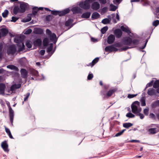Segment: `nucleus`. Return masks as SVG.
I'll return each instance as SVG.
<instances>
[{
  "label": "nucleus",
  "mask_w": 159,
  "mask_h": 159,
  "mask_svg": "<svg viewBox=\"0 0 159 159\" xmlns=\"http://www.w3.org/2000/svg\"><path fill=\"white\" fill-rule=\"evenodd\" d=\"M23 39L21 36L16 37L14 39V41L17 43V45L19 47L18 49L19 52L25 49V46L23 42Z\"/></svg>",
  "instance_id": "1"
},
{
  "label": "nucleus",
  "mask_w": 159,
  "mask_h": 159,
  "mask_svg": "<svg viewBox=\"0 0 159 159\" xmlns=\"http://www.w3.org/2000/svg\"><path fill=\"white\" fill-rule=\"evenodd\" d=\"M139 102L138 101L134 102L131 106L132 112L136 115L140 112L142 109L139 107Z\"/></svg>",
  "instance_id": "2"
},
{
  "label": "nucleus",
  "mask_w": 159,
  "mask_h": 159,
  "mask_svg": "<svg viewBox=\"0 0 159 159\" xmlns=\"http://www.w3.org/2000/svg\"><path fill=\"white\" fill-rule=\"evenodd\" d=\"M96 0H85L79 4L80 7L84 10H88L90 7V3Z\"/></svg>",
  "instance_id": "3"
},
{
  "label": "nucleus",
  "mask_w": 159,
  "mask_h": 159,
  "mask_svg": "<svg viewBox=\"0 0 159 159\" xmlns=\"http://www.w3.org/2000/svg\"><path fill=\"white\" fill-rule=\"evenodd\" d=\"M117 89L114 88L112 89H110L106 94L103 91H102L101 93L102 95L103 96V98L104 99H107L110 97L113 93L117 90Z\"/></svg>",
  "instance_id": "4"
},
{
  "label": "nucleus",
  "mask_w": 159,
  "mask_h": 159,
  "mask_svg": "<svg viewBox=\"0 0 159 159\" xmlns=\"http://www.w3.org/2000/svg\"><path fill=\"white\" fill-rule=\"evenodd\" d=\"M16 48L15 46L14 45H10L7 48V53L8 55H13L16 52Z\"/></svg>",
  "instance_id": "5"
},
{
  "label": "nucleus",
  "mask_w": 159,
  "mask_h": 159,
  "mask_svg": "<svg viewBox=\"0 0 159 159\" xmlns=\"http://www.w3.org/2000/svg\"><path fill=\"white\" fill-rule=\"evenodd\" d=\"M122 42L125 45L131 46L132 44V39L129 37H126L124 39Z\"/></svg>",
  "instance_id": "6"
},
{
  "label": "nucleus",
  "mask_w": 159,
  "mask_h": 159,
  "mask_svg": "<svg viewBox=\"0 0 159 159\" xmlns=\"http://www.w3.org/2000/svg\"><path fill=\"white\" fill-rule=\"evenodd\" d=\"M118 49L112 45L106 47L105 49V50L106 52H116L118 51Z\"/></svg>",
  "instance_id": "7"
},
{
  "label": "nucleus",
  "mask_w": 159,
  "mask_h": 159,
  "mask_svg": "<svg viewBox=\"0 0 159 159\" xmlns=\"http://www.w3.org/2000/svg\"><path fill=\"white\" fill-rule=\"evenodd\" d=\"M8 107L9 109V116L10 119V120L11 123H12L14 118V112L10 105H9L8 106Z\"/></svg>",
  "instance_id": "8"
},
{
  "label": "nucleus",
  "mask_w": 159,
  "mask_h": 159,
  "mask_svg": "<svg viewBox=\"0 0 159 159\" xmlns=\"http://www.w3.org/2000/svg\"><path fill=\"white\" fill-rule=\"evenodd\" d=\"M1 146L4 151L5 152H8L9 151L8 145L6 140H5L2 143Z\"/></svg>",
  "instance_id": "9"
},
{
  "label": "nucleus",
  "mask_w": 159,
  "mask_h": 159,
  "mask_svg": "<svg viewBox=\"0 0 159 159\" xmlns=\"http://www.w3.org/2000/svg\"><path fill=\"white\" fill-rule=\"evenodd\" d=\"M115 37L114 35L111 34L107 38V42L109 44H111L114 43L115 40Z\"/></svg>",
  "instance_id": "10"
},
{
  "label": "nucleus",
  "mask_w": 159,
  "mask_h": 159,
  "mask_svg": "<svg viewBox=\"0 0 159 159\" xmlns=\"http://www.w3.org/2000/svg\"><path fill=\"white\" fill-rule=\"evenodd\" d=\"M116 37L118 38H120L122 35V32L121 30L119 29H116L114 32Z\"/></svg>",
  "instance_id": "11"
},
{
  "label": "nucleus",
  "mask_w": 159,
  "mask_h": 159,
  "mask_svg": "<svg viewBox=\"0 0 159 159\" xmlns=\"http://www.w3.org/2000/svg\"><path fill=\"white\" fill-rule=\"evenodd\" d=\"M100 7V4L97 2H94L92 4L91 8L93 10H97Z\"/></svg>",
  "instance_id": "12"
},
{
  "label": "nucleus",
  "mask_w": 159,
  "mask_h": 159,
  "mask_svg": "<svg viewBox=\"0 0 159 159\" xmlns=\"http://www.w3.org/2000/svg\"><path fill=\"white\" fill-rule=\"evenodd\" d=\"M73 21V20L72 19H69L65 23V25L67 27L70 26V28H71L75 24V23L72 24Z\"/></svg>",
  "instance_id": "13"
},
{
  "label": "nucleus",
  "mask_w": 159,
  "mask_h": 159,
  "mask_svg": "<svg viewBox=\"0 0 159 159\" xmlns=\"http://www.w3.org/2000/svg\"><path fill=\"white\" fill-rule=\"evenodd\" d=\"M42 41L40 39H37L33 42V44L35 47H40L41 46Z\"/></svg>",
  "instance_id": "14"
},
{
  "label": "nucleus",
  "mask_w": 159,
  "mask_h": 159,
  "mask_svg": "<svg viewBox=\"0 0 159 159\" xmlns=\"http://www.w3.org/2000/svg\"><path fill=\"white\" fill-rule=\"evenodd\" d=\"M13 12L14 14L16 15L18 13H22L21 11L20 7L18 6H15L13 10Z\"/></svg>",
  "instance_id": "15"
},
{
  "label": "nucleus",
  "mask_w": 159,
  "mask_h": 159,
  "mask_svg": "<svg viewBox=\"0 0 159 159\" xmlns=\"http://www.w3.org/2000/svg\"><path fill=\"white\" fill-rule=\"evenodd\" d=\"M6 85L4 83H0V94H4L5 90L6 89Z\"/></svg>",
  "instance_id": "16"
},
{
  "label": "nucleus",
  "mask_w": 159,
  "mask_h": 159,
  "mask_svg": "<svg viewBox=\"0 0 159 159\" xmlns=\"http://www.w3.org/2000/svg\"><path fill=\"white\" fill-rule=\"evenodd\" d=\"M27 7V4L24 2H22L20 5V8L22 13L24 12L25 11Z\"/></svg>",
  "instance_id": "17"
},
{
  "label": "nucleus",
  "mask_w": 159,
  "mask_h": 159,
  "mask_svg": "<svg viewBox=\"0 0 159 159\" xmlns=\"http://www.w3.org/2000/svg\"><path fill=\"white\" fill-rule=\"evenodd\" d=\"M69 9L68 8H67L61 11H59L58 15L60 16H63L69 13Z\"/></svg>",
  "instance_id": "18"
},
{
  "label": "nucleus",
  "mask_w": 159,
  "mask_h": 159,
  "mask_svg": "<svg viewBox=\"0 0 159 159\" xmlns=\"http://www.w3.org/2000/svg\"><path fill=\"white\" fill-rule=\"evenodd\" d=\"M38 11L39 9L38 7H34L32 9V14H28V17H29V16H35Z\"/></svg>",
  "instance_id": "19"
},
{
  "label": "nucleus",
  "mask_w": 159,
  "mask_h": 159,
  "mask_svg": "<svg viewBox=\"0 0 159 159\" xmlns=\"http://www.w3.org/2000/svg\"><path fill=\"white\" fill-rule=\"evenodd\" d=\"M20 73L23 78L25 79L27 77L28 73L26 70L25 69H21L20 70Z\"/></svg>",
  "instance_id": "20"
},
{
  "label": "nucleus",
  "mask_w": 159,
  "mask_h": 159,
  "mask_svg": "<svg viewBox=\"0 0 159 159\" xmlns=\"http://www.w3.org/2000/svg\"><path fill=\"white\" fill-rule=\"evenodd\" d=\"M21 85L20 84H14L12 85L10 87V91L13 92L16 89L20 88Z\"/></svg>",
  "instance_id": "21"
},
{
  "label": "nucleus",
  "mask_w": 159,
  "mask_h": 159,
  "mask_svg": "<svg viewBox=\"0 0 159 159\" xmlns=\"http://www.w3.org/2000/svg\"><path fill=\"white\" fill-rule=\"evenodd\" d=\"M156 90L153 88L149 89L147 91L148 94L150 96H152L156 94Z\"/></svg>",
  "instance_id": "22"
},
{
  "label": "nucleus",
  "mask_w": 159,
  "mask_h": 159,
  "mask_svg": "<svg viewBox=\"0 0 159 159\" xmlns=\"http://www.w3.org/2000/svg\"><path fill=\"white\" fill-rule=\"evenodd\" d=\"M120 29L124 32L127 33L129 35L131 33V32L129 28L127 27H124V26H122L120 27Z\"/></svg>",
  "instance_id": "23"
},
{
  "label": "nucleus",
  "mask_w": 159,
  "mask_h": 159,
  "mask_svg": "<svg viewBox=\"0 0 159 159\" xmlns=\"http://www.w3.org/2000/svg\"><path fill=\"white\" fill-rule=\"evenodd\" d=\"M1 33L2 37L6 36L8 33V30L6 28H2L0 30Z\"/></svg>",
  "instance_id": "24"
},
{
  "label": "nucleus",
  "mask_w": 159,
  "mask_h": 159,
  "mask_svg": "<svg viewBox=\"0 0 159 159\" xmlns=\"http://www.w3.org/2000/svg\"><path fill=\"white\" fill-rule=\"evenodd\" d=\"M91 15V12H86L83 13L81 16L82 18H88L90 17Z\"/></svg>",
  "instance_id": "25"
},
{
  "label": "nucleus",
  "mask_w": 159,
  "mask_h": 159,
  "mask_svg": "<svg viewBox=\"0 0 159 159\" xmlns=\"http://www.w3.org/2000/svg\"><path fill=\"white\" fill-rule=\"evenodd\" d=\"M34 33L37 34H42L43 33V30L40 28H36L34 31Z\"/></svg>",
  "instance_id": "26"
},
{
  "label": "nucleus",
  "mask_w": 159,
  "mask_h": 159,
  "mask_svg": "<svg viewBox=\"0 0 159 159\" xmlns=\"http://www.w3.org/2000/svg\"><path fill=\"white\" fill-rule=\"evenodd\" d=\"M99 59L98 57L96 58L94 60H93L91 63L89 64V65H88V66L92 67L98 61Z\"/></svg>",
  "instance_id": "27"
},
{
  "label": "nucleus",
  "mask_w": 159,
  "mask_h": 159,
  "mask_svg": "<svg viewBox=\"0 0 159 159\" xmlns=\"http://www.w3.org/2000/svg\"><path fill=\"white\" fill-rule=\"evenodd\" d=\"M100 15L97 12H95L92 14L91 17L93 19H96L100 17Z\"/></svg>",
  "instance_id": "28"
},
{
  "label": "nucleus",
  "mask_w": 159,
  "mask_h": 159,
  "mask_svg": "<svg viewBox=\"0 0 159 159\" xmlns=\"http://www.w3.org/2000/svg\"><path fill=\"white\" fill-rule=\"evenodd\" d=\"M49 37L50 38V39L51 40L54 41V43H56L57 41V40L56 39V35L55 33H53L51 35L49 36Z\"/></svg>",
  "instance_id": "29"
},
{
  "label": "nucleus",
  "mask_w": 159,
  "mask_h": 159,
  "mask_svg": "<svg viewBox=\"0 0 159 159\" xmlns=\"http://www.w3.org/2000/svg\"><path fill=\"white\" fill-rule=\"evenodd\" d=\"M2 48L3 44L2 43H0V60H2L3 56V53L2 52Z\"/></svg>",
  "instance_id": "30"
},
{
  "label": "nucleus",
  "mask_w": 159,
  "mask_h": 159,
  "mask_svg": "<svg viewBox=\"0 0 159 159\" xmlns=\"http://www.w3.org/2000/svg\"><path fill=\"white\" fill-rule=\"evenodd\" d=\"M159 100H157L153 102L151 104V107L152 108H155L157 106L159 107Z\"/></svg>",
  "instance_id": "31"
},
{
  "label": "nucleus",
  "mask_w": 159,
  "mask_h": 159,
  "mask_svg": "<svg viewBox=\"0 0 159 159\" xmlns=\"http://www.w3.org/2000/svg\"><path fill=\"white\" fill-rule=\"evenodd\" d=\"M133 125V124L130 123H126L123 124V126L126 128H128L132 126Z\"/></svg>",
  "instance_id": "32"
},
{
  "label": "nucleus",
  "mask_w": 159,
  "mask_h": 159,
  "mask_svg": "<svg viewBox=\"0 0 159 159\" xmlns=\"http://www.w3.org/2000/svg\"><path fill=\"white\" fill-rule=\"evenodd\" d=\"M153 87L155 89L159 87V80H157L155 81L153 84Z\"/></svg>",
  "instance_id": "33"
},
{
  "label": "nucleus",
  "mask_w": 159,
  "mask_h": 159,
  "mask_svg": "<svg viewBox=\"0 0 159 159\" xmlns=\"http://www.w3.org/2000/svg\"><path fill=\"white\" fill-rule=\"evenodd\" d=\"M139 43V40L137 39H134L132 40V44L131 45L136 46L138 45Z\"/></svg>",
  "instance_id": "34"
},
{
  "label": "nucleus",
  "mask_w": 159,
  "mask_h": 159,
  "mask_svg": "<svg viewBox=\"0 0 159 159\" xmlns=\"http://www.w3.org/2000/svg\"><path fill=\"white\" fill-rule=\"evenodd\" d=\"M7 67L11 70H16L18 69V68L16 66L13 65H8L7 66Z\"/></svg>",
  "instance_id": "35"
},
{
  "label": "nucleus",
  "mask_w": 159,
  "mask_h": 159,
  "mask_svg": "<svg viewBox=\"0 0 159 159\" xmlns=\"http://www.w3.org/2000/svg\"><path fill=\"white\" fill-rule=\"evenodd\" d=\"M141 102V106H146V102L145 98L144 97H142L140 101Z\"/></svg>",
  "instance_id": "36"
},
{
  "label": "nucleus",
  "mask_w": 159,
  "mask_h": 159,
  "mask_svg": "<svg viewBox=\"0 0 159 159\" xmlns=\"http://www.w3.org/2000/svg\"><path fill=\"white\" fill-rule=\"evenodd\" d=\"M48 43V41L47 38H45L43 41V45L44 46L46 47L47 46Z\"/></svg>",
  "instance_id": "37"
},
{
  "label": "nucleus",
  "mask_w": 159,
  "mask_h": 159,
  "mask_svg": "<svg viewBox=\"0 0 159 159\" xmlns=\"http://www.w3.org/2000/svg\"><path fill=\"white\" fill-rule=\"evenodd\" d=\"M80 9L78 7H74L72 8V10L74 13H79Z\"/></svg>",
  "instance_id": "38"
},
{
  "label": "nucleus",
  "mask_w": 159,
  "mask_h": 159,
  "mask_svg": "<svg viewBox=\"0 0 159 159\" xmlns=\"http://www.w3.org/2000/svg\"><path fill=\"white\" fill-rule=\"evenodd\" d=\"M148 131L151 134H154L157 133V129L155 128H152L149 129Z\"/></svg>",
  "instance_id": "39"
},
{
  "label": "nucleus",
  "mask_w": 159,
  "mask_h": 159,
  "mask_svg": "<svg viewBox=\"0 0 159 159\" xmlns=\"http://www.w3.org/2000/svg\"><path fill=\"white\" fill-rule=\"evenodd\" d=\"M110 11H114L116 10L117 8V7L113 5L112 4L110 5Z\"/></svg>",
  "instance_id": "40"
},
{
  "label": "nucleus",
  "mask_w": 159,
  "mask_h": 159,
  "mask_svg": "<svg viewBox=\"0 0 159 159\" xmlns=\"http://www.w3.org/2000/svg\"><path fill=\"white\" fill-rule=\"evenodd\" d=\"M111 20H109L107 18H105L102 20V22L104 24H108L110 22Z\"/></svg>",
  "instance_id": "41"
},
{
  "label": "nucleus",
  "mask_w": 159,
  "mask_h": 159,
  "mask_svg": "<svg viewBox=\"0 0 159 159\" xmlns=\"http://www.w3.org/2000/svg\"><path fill=\"white\" fill-rule=\"evenodd\" d=\"M9 12L8 10L6 9L5 10L4 12L2 13V16L4 18L6 17L8 14Z\"/></svg>",
  "instance_id": "42"
},
{
  "label": "nucleus",
  "mask_w": 159,
  "mask_h": 159,
  "mask_svg": "<svg viewBox=\"0 0 159 159\" xmlns=\"http://www.w3.org/2000/svg\"><path fill=\"white\" fill-rule=\"evenodd\" d=\"M108 28L107 26H105L102 28L101 30V32L102 34H104L108 30Z\"/></svg>",
  "instance_id": "43"
},
{
  "label": "nucleus",
  "mask_w": 159,
  "mask_h": 159,
  "mask_svg": "<svg viewBox=\"0 0 159 159\" xmlns=\"http://www.w3.org/2000/svg\"><path fill=\"white\" fill-rule=\"evenodd\" d=\"M126 117L129 118H133L135 117V115L131 112H129L127 113L126 114Z\"/></svg>",
  "instance_id": "44"
},
{
  "label": "nucleus",
  "mask_w": 159,
  "mask_h": 159,
  "mask_svg": "<svg viewBox=\"0 0 159 159\" xmlns=\"http://www.w3.org/2000/svg\"><path fill=\"white\" fill-rule=\"evenodd\" d=\"M53 43H51L50 44V46L49 47L47 48V52H51L53 48Z\"/></svg>",
  "instance_id": "45"
},
{
  "label": "nucleus",
  "mask_w": 159,
  "mask_h": 159,
  "mask_svg": "<svg viewBox=\"0 0 159 159\" xmlns=\"http://www.w3.org/2000/svg\"><path fill=\"white\" fill-rule=\"evenodd\" d=\"M31 74L33 75L36 76H38L39 75V73L37 71L35 70H33L31 72Z\"/></svg>",
  "instance_id": "46"
},
{
  "label": "nucleus",
  "mask_w": 159,
  "mask_h": 159,
  "mask_svg": "<svg viewBox=\"0 0 159 159\" xmlns=\"http://www.w3.org/2000/svg\"><path fill=\"white\" fill-rule=\"evenodd\" d=\"M53 18V16L52 15H50L48 16H47L46 17V19L47 21H50Z\"/></svg>",
  "instance_id": "47"
},
{
  "label": "nucleus",
  "mask_w": 159,
  "mask_h": 159,
  "mask_svg": "<svg viewBox=\"0 0 159 159\" xmlns=\"http://www.w3.org/2000/svg\"><path fill=\"white\" fill-rule=\"evenodd\" d=\"M25 45L28 48H30L32 47V45L30 41H27Z\"/></svg>",
  "instance_id": "48"
},
{
  "label": "nucleus",
  "mask_w": 159,
  "mask_h": 159,
  "mask_svg": "<svg viewBox=\"0 0 159 159\" xmlns=\"http://www.w3.org/2000/svg\"><path fill=\"white\" fill-rule=\"evenodd\" d=\"M30 95V93H28L26 94L24 96H25V97L24 98V102H23V104L24 102L26 101L28 98L29 96Z\"/></svg>",
  "instance_id": "49"
},
{
  "label": "nucleus",
  "mask_w": 159,
  "mask_h": 159,
  "mask_svg": "<svg viewBox=\"0 0 159 159\" xmlns=\"http://www.w3.org/2000/svg\"><path fill=\"white\" fill-rule=\"evenodd\" d=\"M159 24V20H156L153 22L152 25L155 27L157 26Z\"/></svg>",
  "instance_id": "50"
},
{
  "label": "nucleus",
  "mask_w": 159,
  "mask_h": 159,
  "mask_svg": "<svg viewBox=\"0 0 159 159\" xmlns=\"http://www.w3.org/2000/svg\"><path fill=\"white\" fill-rule=\"evenodd\" d=\"M51 13L55 16H56L58 15L59 11L51 10Z\"/></svg>",
  "instance_id": "51"
},
{
  "label": "nucleus",
  "mask_w": 159,
  "mask_h": 159,
  "mask_svg": "<svg viewBox=\"0 0 159 159\" xmlns=\"http://www.w3.org/2000/svg\"><path fill=\"white\" fill-rule=\"evenodd\" d=\"M125 130V129H123L121 131L119 132L118 133H117L116 134L115 136L116 137H117L123 134V133L124 132Z\"/></svg>",
  "instance_id": "52"
},
{
  "label": "nucleus",
  "mask_w": 159,
  "mask_h": 159,
  "mask_svg": "<svg viewBox=\"0 0 159 159\" xmlns=\"http://www.w3.org/2000/svg\"><path fill=\"white\" fill-rule=\"evenodd\" d=\"M133 48V47H125L123 48H121V49L119 50L120 51H126L127 49L129 48Z\"/></svg>",
  "instance_id": "53"
},
{
  "label": "nucleus",
  "mask_w": 159,
  "mask_h": 159,
  "mask_svg": "<svg viewBox=\"0 0 159 159\" xmlns=\"http://www.w3.org/2000/svg\"><path fill=\"white\" fill-rule=\"evenodd\" d=\"M141 2H143V6H146L149 5V2L147 0H141Z\"/></svg>",
  "instance_id": "54"
},
{
  "label": "nucleus",
  "mask_w": 159,
  "mask_h": 159,
  "mask_svg": "<svg viewBox=\"0 0 159 159\" xmlns=\"http://www.w3.org/2000/svg\"><path fill=\"white\" fill-rule=\"evenodd\" d=\"M143 113L146 115L147 116L148 115L149 113V109L148 108H146L143 110Z\"/></svg>",
  "instance_id": "55"
},
{
  "label": "nucleus",
  "mask_w": 159,
  "mask_h": 159,
  "mask_svg": "<svg viewBox=\"0 0 159 159\" xmlns=\"http://www.w3.org/2000/svg\"><path fill=\"white\" fill-rule=\"evenodd\" d=\"M11 19H12L11 20V21L15 22H16L19 19V18L15 16H12Z\"/></svg>",
  "instance_id": "56"
},
{
  "label": "nucleus",
  "mask_w": 159,
  "mask_h": 159,
  "mask_svg": "<svg viewBox=\"0 0 159 159\" xmlns=\"http://www.w3.org/2000/svg\"><path fill=\"white\" fill-rule=\"evenodd\" d=\"M137 95V94H128V98H131L136 97Z\"/></svg>",
  "instance_id": "57"
},
{
  "label": "nucleus",
  "mask_w": 159,
  "mask_h": 159,
  "mask_svg": "<svg viewBox=\"0 0 159 159\" xmlns=\"http://www.w3.org/2000/svg\"><path fill=\"white\" fill-rule=\"evenodd\" d=\"M153 80H152L150 83L147 84L145 89H147L148 87H151L153 84Z\"/></svg>",
  "instance_id": "58"
},
{
  "label": "nucleus",
  "mask_w": 159,
  "mask_h": 159,
  "mask_svg": "<svg viewBox=\"0 0 159 159\" xmlns=\"http://www.w3.org/2000/svg\"><path fill=\"white\" fill-rule=\"evenodd\" d=\"M32 30L31 29H29L26 30L24 34H29L31 33Z\"/></svg>",
  "instance_id": "59"
},
{
  "label": "nucleus",
  "mask_w": 159,
  "mask_h": 159,
  "mask_svg": "<svg viewBox=\"0 0 159 159\" xmlns=\"http://www.w3.org/2000/svg\"><path fill=\"white\" fill-rule=\"evenodd\" d=\"M150 117L153 119L155 120L156 118V117L155 115L152 113H150L149 114Z\"/></svg>",
  "instance_id": "60"
},
{
  "label": "nucleus",
  "mask_w": 159,
  "mask_h": 159,
  "mask_svg": "<svg viewBox=\"0 0 159 159\" xmlns=\"http://www.w3.org/2000/svg\"><path fill=\"white\" fill-rule=\"evenodd\" d=\"M93 75L92 74H89L87 77L88 80H91L93 78Z\"/></svg>",
  "instance_id": "61"
},
{
  "label": "nucleus",
  "mask_w": 159,
  "mask_h": 159,
  "mask_svg": "<svg viewBox=\"0 0 159 159\" xmlns=\"http://www.w3.org/2000/svg\"><path fill=\"white\" fill-rule=\"evenodd\" d=\"M137 116H139L141 119H143L144 117V116L143 114L140 113V112L138 113L136 115Z\"/></svg>",
  "instance_id": "62"
},
{
  "label": "nucleus",
  "mask_w": 159,
  "mask_h": 159,
  "mask_svg": "<svg viewBox=\"0 0 159 159\" xmlns=\"http://www.w3.org/2000/svg\"><path fill=\"white\" fill-rule=\"evenodd\" d=\"M115 45L116 47H120L122 46V44L118 42L117 43H116L115 44Z\"/></svg>",
  "instance_id": "63"
},
{
  "label": "nucleus",
  "mask_w": 159,
  "mask_h": 159,
  "mask_svg": "<svg viewBox=\"0 0 159 159\" xmlns=\"http://www.w3.org/2000/svg\"><path fill=\"white\" fill-rule=\"evenodd\" d=\"M46 34L49 36L52 34L51 31L49 29H47L46 30Z\"/></svg>",
  "instance_id": "64"
}]
</instances>
